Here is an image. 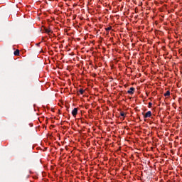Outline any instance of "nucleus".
I'll use <instances>...</instances> for the list:
<instances>
[{
    "mask_svg": "<svg viewBox=\"0 0 182 182\" xmlns=\"http://www.w3.org/2000/svg\"><path fill=\"white\" fill-rule=\"evenodd\" d=\"M149 117H151V111H148L144 115V119H147Z\"/></svg>",
    "mask_w": 182,
    "mask_h": 182,
    "instance_id": "1",
    "label": "nucleus"
},
{
    "mask_svg": "<svg viewBox=\"0 0 182 182\" xmlns=\"http://www.w3.org/2000/svg\"><path fill=\"white\" fill-rule=\"evenodd\" d=\"M71 113L73 117H76V116L77 115V108H74Z\"/></svg>",
    "mask_w": 182,
    "mask_h": 182,
    "instance_id": "2",
    "label": "nucleus"
},
{
    "mask_svg": "<svg viewBox=\"0 0 182 182\" xmlns=\"http://www.w3.org/2000/svg\"><path fill=\"white\" fill-rule=\"evenodd\" d=\"M134 90H135L134 87H131V88H129V90L127 91V93H128L129 95H134Z\"/></svg>",
    "mask_w": 182,
    "mask_h": 182,
    "instance_id": "3",
    "label": "nucleus"
},
{
    "mask_svg": "<svg viewBox=\"0 0 182 182\" xmlns=\"http://www.w3.org/2000/svg\"><path fill=\"white\" fill-rule=\"evenodd\" d=\"M45 32H46V33H48V34L52 33V30H50L49 28H46Z\"/></svg>",
    "mask_w": 182,
    "mask_h": 182,
    "instance_id": "4",
    "label": "nucleus"
},
{
    "mask_svg": "<svg viewBox=\"0 0 182 182\" xmlns=\"http://www.w3.org/2000/svg\"><path fill=\"white\" fill-rule=\"evenodd\" d=\"M14 53L15 56H19V50H16Z\"/></svg>",
    "mask_w": 182,
    "mask_h": 182,
    "instance_id": "5",
    "label": "nucleus"
},
{
    "mask_svg": "<svg viewBox=\"0 0 182 182\" xmlns=\"http://www.w3.org/2000/svg\"><path fill=\"white\" fill-rule=\"evenodd\" d=\"M164 96L165 97L170 96V91L169 90L166 91V92L164 94Z\"/></svg>",
    "mask_w": 182,
    "mask_h": 182,
    "instance_id": "6",
    "label": "nucleus"
},
{
    "mask_svg": "<svg viewBox=\"0 0 182 182\" xmlns=\"http://www.w3.org/2000/svg\"><path fill=\"white\" fill-rule=\"evenodd\" d=\"M105 31L107 32V31H112V26H109L105 28Z\"/></svg>",
    "mask_w": 182,
    "mask_h": 182,
    "instance_id": "7",
    "label": "nucleus"
},
{
    "mask_svg": "<svg viewBox=\"0 0 182 182\" xmlns=\"http://www.w3.org/2000/svg\"><path fill=\"white\" fill-rule=\"evenodd\" d=\"M153 106V103H151V102H149V104H148V107H149V109H151V107Z\"/></svg>",
    "mask_w": 182,
    "mask_h": 182,
    "instance_id": "8",
    "label": "nucleus"
},
{
    "mask_svg": "<svg viewBox=\"0 0 182 182\" xmlns=\"http://www.w3.org/2000/svg\"><path fill=\"white\" fill-rule=\"evenodd\" d=\"M120 116H122V117H124V116H126V113H124V112H121Z\"/></svg>",
    "mask_w": 182,
    "mask_h": 182,
    "instance_id": "9",
    "label": "nucleus"
},
{
    "mask_svg": "<svg viewBox=\"0 0 182 182\" xmlns=\"http://www.w3.org/2000/svg\"><path fill=\"white\" fill-rule=\"evenodd\" d=\"M79 92L80 93V95H83L85 90H83V89H80Z\"/></svg>",
    "mask_w": 182,
    "mask_h": 182,
    "instance_id": "10",
    "label": "nucleus"
}]
</instances>
